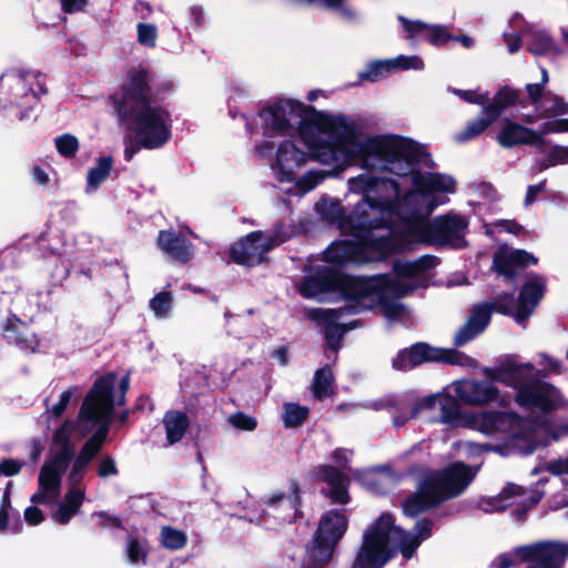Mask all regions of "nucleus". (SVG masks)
Here are the masks:
<instances>
[{
  "label": "nucleus",
  "instance_id": "12",
  "mask_svg": "<svg viewBox=\"0 0 568 568\" xmlns=\"http://www.w3.org/2000/svg\"><path fill=\"white\" fill-rule=\"evenodd\" d=\"M567 555L566 545L556 541H540L501 554L495 564L497 568H513L520 561H529L531 565L528 568H561Z\"/></svg>",
  "mask_w": 568,
  "mask_h": 568
},
{
  "label": "nucleus",
  "instance_id": "64",
  "mask_svg": "<svg viewBox=\"0 0 568 568\" xmlns=\"http://www.w3.org/2000/svg\"><path fill=\"white\" fill-rule=\"evenodd\" d=\"M273 355L281 365H285L287 363V353L285 348L276 349Z\"/></svg>",
  "mask_w": 568,
  "mask_h": 568
},
{
  "label": "nucleus",
  "instance_id": "36",
  "mask_svg": "<svg viewBox=\"0 0 568 568\" xmlns=\"http://www.w3.org/2000/svg\"><path fill=\"white\" fill-rule=\"evenodd\" d=\"M308 408L295 403L283 405V423L286 428L300 426L308 416Z\"/></svg>",
  "mask_w": 568,
  "mask_h": 568
},
{
  "label": "nucleus",
  "instance_id": "21",
  "mask_svg": "<svg viewBox=\"0 0 568 568\" xmlns=\"http://www.w3.org/2000/svg\"><path fill=\"white\" fill-rule=\"evenodd\" d=\"M494 308L496 310V303L494 306L490 304L475 306L466 323L455 334L456 345H464L480 334L487 327Z\"/></svg>",
  "mask_w": 568,
  "mask_h": 568
},
{
  "label": "nucleus",
  "instance_id": "19",
  "mask_svg": "<svg viewBox=\"0 0 568 568\" xmlns=\"http://www.w3.org/2000/svg\"><path fill=\"white\" fill-rule=\"evenodd\" d=\"M525 495L526 493L521 487L508 484L497 496L483 498L479 501V507L487 513L500 511L514 505H523L524 507L531 506L537 504L540 499V497L532 496L527 498Z\"/></svg>",
  "mask_w": 568,
  "mask_h": 568
},
{
  "label": "nucleus",
  "instance_id": "44",
  "mask_svg": "<svg viewBox=\"0 0 568 568\" xmlns=\"http://www.w3.org/2000/svg\"><path fill=\"white\" fill-rule=\"evenodd\" d=\"M470 190L474 195L478 197V203L494 202L497 200L498 194L495 187L487 182H475L470 184Z\"/></svg>",
  "mask_w": 568,
  "mask_h": 568
},
{
  "label": "nucleus",
  "instance_id": "5",
  "mask_svg": "<svg viewBox=\"0 0 568 568\" xmlns=\"http://www.w3.org/2000/svg\"><path fill=\"white\" fill-rule=\"evenodd\" d=\"M467 221L460 215H446L434 220L427 217L403 219L395 225L376 227V232L366 234L367 240H339L325 252L324 258L333 265L349 262L365 263L379 260L393 252L413 250L419 244L447 243L463 247Z\"/></svg>",
  "mask_w": 568,
  "mask_h": 568
},
{
  "label": "nucleus",
  "instance_id": "63",
  "mask_svg": "<svg viewBox=\"0 0 568 568\" xmlns=\"http://www.w3.org/2000/svg\"><path fill=\"white\" fill-rule=\"evenodd\" d=\"M10 489H11V484H8V486L3 493V496H2L0 508L8 509V510L11 508Z\"/></svg>",
  "mask_w": 568,
  "mask_h": 568
},
{
  "label": "nucleus",
  "instance_id": "3",
  "mask_svg": "<svg viewBox=\"0 0 568 568\" xmlns=\"http://www.w3.org/2000/svg\"><path fill=\"white\" fill-rule=\"evenodd\" d=\"M435 265L432 256H423L414 262L398 261L394 265L395 278L389 281L385 275L374 277H354L341 275L325 267L312 266L316 274H308L298 285V292L307 298L324 301L331 293H339L349 302L348 312L379 307L388 320H397L404 313L403 305L396 300L417 287L427 285L428 271Z\"/></svg>",
  "mask_w": 568,
  "mask_h": 568
},
{
  "label": "nucleus",
  "instance_id": "16",
  "mask_svg": "<svg viewBox=\"0 0 568 568\" xmlns=\"http://www.w3.org/2000/svg\"><path fill=\"white\" fill-rule=\"evenodd\" d=\"M544 278L532 276L523 286L516 305H514L511 297H500L496 300V311L504 315L513 316L517 323L521 324L532 314L544 295Z\"/></svg>",
  "mask_w": 568,
  "mask_h": 568
},
{
  "label": "nucleus",
  "instance_id": "51",
  "mask_svg": "<svg viewBox=\"0 0 568 568\" xmlns=\"http://www.w3.org/2000/svg\"><path fill=\"white\" fill-rule=\"evenodd\" d=\"M270 505L281 504L283 507H287L291 514H287L283 520L291 521L295 518L296 504L291 498H285L283 495H272L267 501Z\"/></svg>",
  "mask_w": 568,
  "mask_h": 568
},
{
  "label": "nucleus",
  "instance_id": "37",
  "mask_svg": "<svg viewBox=\"0 0 568 568\" xmlns=\"http://www.w3.org/2000/svg\"><path fill=\"white\" fill-rule=\"evenodd\" d=\"M148 541L141 538H130L126 545L129 561L132 565H144L148 557Z\"/></svg>",
  "mask_w": 568,
  "mask_h": 568
},
{
  "label": "nucleus",
  "instance_id": "53",
  "mask_svg": "<svg viewBox=\"0 0 568 568\" xmlns=\"http://www.w3.org/2000/svg\"><path fill=\"white\" fill-rule=\"evenodd\" d=\"M454 447L457 449H460L469 455H476L485 450L487 447H491L490 445L486 444H476L468 440L457 442L454 444Z\"/></svg>",
  "mask_w": 568,
  "mask_h": 568
},
{
  "label": "nucleus",
  "instance_id": "35",
  "mask_svg": "<svg viewBox=\"0 0 568 568\" xmlns=\"http://www.w3.org/2000/svg\"><path fill=\"white\" fill-rule=\"evenodd\" d=\"M333 373L329 367H323L315 373L313 393L316 398L323 399L333 394Z\"/></svg>",
  "mask_w": 568,
  "mask_h": 568
},
{
  "label": "nucleus",
  "instance_id": "56",
  "mask_svg": "<svg viewBox=\"0 0 568 568\" xmlns=\"http://www.w3.org/2000/svg\"><path fill=\"white\" fill-rule=\"evenodd\" d=\"M22 467V463L14 459H4L0 463V474L4 476L17 475Z\"/></svg>",
  "mask_w": 568,
  "mask_h": 568
},
{
  "label": "nucleus",
  "instance_id": "42",
  "mask_svg": "<svg viewBox=\"0 0 568 568\" xmlns=\"http://www.w3.org/2000/svg\"><path fill=\"white\" fill-rule=\"evenodd\" d=\"M227 422L233 428L242 432H253L257 427L256 418L242 412L229 416Z\"/></svg>",
  "mask_w": 568,
  "mask_h": 568
},
{
  "label": "nucleus",
  "instance_id": "59",
  "mask_svg": "<svg viewBox=\"0 0 568 568\" xmlns=\"http://www.w3.org/2000/svg\"><path fill=\"white\" fill-rule=\"evenodd\" d=\"M97 518L98 524L102 527L118 526L120 520L116 517L110 516L104 511H98L92 515Z\"/></svg>",
  "mask_w": 568,
  "mask_h": 568
},
{
  "label": "nucleus",
  "instance_id": "4",
  "mask_svg": "<svg viewBox=\"0 0 568 568\" xmlns=\"http://www.w3.org/2000/svg\"><path fill=\"white\" fill-rule=\"evenodd\" d=\"M129 376L120 381L114 373H109L94 382L80 407L77 422L65 420L52 436L50 456L39 474V490L31 496L33 504H48L57 500L61 491L62 476L69 467L75 452L74 437L83 438L94 432L93 437L103 426L110 430V423L115 406L124 404L129 389Z\"/></svg>",
  "mask_w": 568,
  "mask_h": 568
},
{
  "label": "nucleus",
  "instance_id": "46",
  "mask_svg": "<svg viewBox=\"0 0 568 568\" xmlns=\"http://www.w3.org/2000/svg\"><path fill=\"white\" fill-rule=\"evenodd\" d=\"M13 339L22 351L27 353H33L39 348L40 342L37 336L32 333L24 332L19 334L17 337L8 336Z\"/></svg>",
  "mask_w": 568,
  "mask_h": 568
},
{
  "label": "nucleus",
  "instance_id": "57",
  "mask_svg": "<svg viewBox=\"0 0 568 568\" xmlns=\"http://www.w3.org/2000/svg\"><path fill=\"white\" fill-rule=\"evenodd\" d=\"M503 36L509 53H515L520 49L521 39L518 33L505 31Z\"/></svg>",
  "mask_w": 568,
  "mask_h": 568
},
{
  "label": "nucleus",
  "instance_id": "28",
  "mask_svg": "<svg viewBox=\"0 0 568 568\" xmlns=\"http://www.w3.org/2000/svg\"><path fill=\"white\" fill-rule=\"evenodd\" d=\"M436 405H439L440 408H442V420L444 423H447L445 419H444V415L445 414H456L457 412V415L460 414V410L458 408V406L452 402L448 397H446L445 395L438 393V394H433V395H428L426 397H424L423 399H420L413 408L412 410V417L413 416H417L419 413H422L423 410H426V409H432L434 408Z\"/></svg>",
  "mask_w": 568,
  "mask_h": 568
},
{
  "label": "nucleus",
  "instance_id": "58",
  "mask_svg": "<svg viewBox=\"0 0 568 568\" xmlns=\"http://www.w3.org/2000/svg\"><path fill=\"white\" fill-rule=\"evenodd\" d=\"M32 180L39 185L45 187L50 182L49 174L39 165H34L31 170Z\"/></svg>",
  "mask_w": 568,
  "mask_h": 568
},
{
  "label": "nucleus",
  "instance_id": "50",
  "mask_svg": "<svg viewBox=\"0 0 568 568\" xmlns=\"http://www.w3.org/2000/svg\"><path fill=\"white\" fill-rule=\"evenodd\" d=\"M545 469L554 476L568 475V454L548 462L545 465Z\"/></svg>",
  "mask_w": 568,
  "mask_h": 568
},
{
  "label": "nucleus",
  "instance_id": "9",
  "mask_svg": "<svg viewBox=\"0 0 568 568\" xmlns=\"http://www.w3.org/2000/svg\"><path fill=\"white\" fill-rule=\"evenodd\" d=\"M430 530L432 523L424 519L413 531L406 532L395 524L390 514L384 513L366 528L353 568H381L397 550L410 558L420 542L430 536Z\"/></svg>",
  "mask_w": 568,
  "mask_h": 568
},
{
  "label": "nucleus",
  "instance_id": "32",
  "mask_svg": "<svg viewBox=\"0 0 568 568\" xmlns=\"http://www.w3.org/2000/svg\"><path fill=\"white\" fill-rule=\"evenodd\" d=\"M160 545L171 551L184 548L187 542V535L178 528L163 526L159 535Z\"/></svg>",
  "mask_w": 568,
  "mask_h": 568
},
{
  "label": "nucleus",
  "instance_id": "30",
  "mask_svg": "<svg viewBox=\"0 0 568 568\" xmlns=\"http://www.w3.org/2000/svg\"><path fill=\"white\" fill-rule=\"evenodd\" d=\"M517 99L518 95L516 91L505 88L494 97L491 103L484 106L483 112L488 114L496 122L501 112L515 104Z\"/></svg>",
  "mask_w": 568,
  "mask_h": 568
},
{
  "label": "nucleus",
  "instance_id": "33",
  "mask_svg": "<svg viewBox=\"0 0 568 568\" xmlns=\"http://www.w3.org/2000/svg\"><path fill=\"white\" fill-rule=\"evenodd\" d=\"M495 121L483 112V115L469 122L463 130L455 134L457 142H467L481 134Z\"/></svg>",
  "mask_w": 568,
  "mask_h": 568
},
{
  "label": "nucleus",
  "instance_id": "29",
  "mask_svg": "<svg viewBox=\"0 0 568 568\" xmlns=\"http://www.w3.org/2000/svg\"><path fill=\"white\" fill-rule=\"evenodd\" d=\"M358 480L375 493H384L389 486L390 475L377 469H365L356 473Z\"/></svg>",
  "mask_w": 568,
  "mask_h": 568
},
{
  "label": "nucleus",
  "instance_id": "26",
  "mask_svg": "<svg viewBox=\"0 0 568 568\" xmlns=\"http://www.w3.org/2000/svg\"><path fill=\"white\" fill-rule=\"evenodd\" d=\"M113 166V158L101 156L97 160L94 166L89 169L87 174V186L85 193L92 194L97 192L100 185L108 179L110 175L111 169Z\"/></svg>",
  "mask_w": 568,
  "mask_h": 568
},
{
  "label": "nucleus",
  "instance_id": "22",
  "mask_svg": "<svg viewBox=\"0 0 568 568\" xmlns=\"http://www.w3.org/2000/svg\"><path fill=\"white\" fill-rule=\"evenodd\" d=\"M316 476L328 485V496L334 503L347 504L349 501L348 478L339 470L333 466L322 465L316 469Z\"/></svg>",
  "mask_w": 568,
  "mask_h": 568
},
{
  "label": "nucleus",
  "instance_id": "43",
  "mask_svg": "<svg viewBox=\"0 0 568 568\" xmlns=\"http://www.w3.org/2000/svg\"><path fill=\"white\" fill-rule=\"evenodd\" d=\"M566 163H568V146L555 145L549 150L547 156L540 163V168L547 169L549 166H556Z\"/></svg>",
  "mask_w": 568,
  "mask_h": 568
},
{
  "label": "nucleus",
  "instance_id": "1",
  "mask_svg": "<svg viewBox=\"0 0 568 568\" xmlns=\"http://www.w3.org/2000/svg\"><path fill=\"white\" fill-rule=\"evenodd\" d=\"M258 118L265 134L284 133L298 124V138L278 142L270 158L273 178L281 184H292L288 192L294 194L314 190L326 178L321 170L297 176L310 159L339 170L358 164L364 170L405 176L423 154L422 145L410 139L368 134L358 122L342 113L315 111L294 99L263 109Z\"/></svg>",
  "mask_w": 568,
  "mask_h": 568
},
{
  "label": "nucleus",
  "instance_id": "60",
  "mask_svg": "<svg viewBox=\"0 0 568 568\" xmlns=\"http://www.w3.org/2000/svg\"><path fill=\"white\" fill-rule=\"evenodd\" d=\"M545 191V183H538L535 185H529L527 189L526 197H525V205L531 204L538 194L542 193Z\"/></svg>",
  "mask_w": 568,
  "mask_h": 568
},
{
  "label": "nucleus",
  "instance_id": "54",
  "mask_svg": "<svg viewBox=\"0 0 568 568\" xmlns=\"http://www.w3.org/2000/svg\"><path fill=\"white\" fill-rule=\"evenodd\" d=\"M24 519L29 525L36 526L43 521L44 515L38 507L30 506L24 510Z\"/></svg>",
  "mask_w": 568,
  "mask_h": 568
},
{
  "label": "nucleus",
  "instance_id": "24",
  "mask_svg": "<svg viewBox=\"0 0 568 568\" xmlns=\"http://www.w3.org/2000/svg\"><path fill=\"white\" fill-rule=\"evenodd\" d=\"M567 113L568 102L564 101L556 94L546 93L544 100L538 104V112L534 114H525L521 119L528 124H534L540 119H552Z\"/></svg>",
  "mask_w": 568,
  "mask_h": 568
},
{
  "label": "nucleus",
  "instance_id": "8",
  "mask_svg": "<svg viewBox=\"0 0 568 568\" xmlns=\"http://www.w3.org/2000/svg\"><path fill=\"white\" fill-rule=\"evenodd\" d=\"M444 419L453 426L469 427L481 434L506 440L504 447H514L523 454H531L537 447L547 446L565 432L555 429L548 419L527 426L513 413L483 410L473 414H445Z\"/></svg>",
  "mask_w": 568,
  "mask_h": 568
},
{
  "label": "nucleus",
  "instance_id": "14",
  "mask_svg": "<svg viewBox=\"0 0 568 568\" xmlns=\"http://www.w3.org/2000/svg\"><path fill=\"white\" fill-rule=\"evenodd\" d=\"M443 362L459 366H474V361L454 349L433 347L426 343H417L398 352L392 361L396 371H409L424 363Z\"/></svg>",
  "mask_w": 568,
  "mask_h": 568
},
{
  "label": "nucleus",
  "instance_id": "52",
  "mask_svg": "<svg viewBox=\"0 0 568 568\" xmlns=\"http://www.w3.org/2000/svg\"><path fill=\"white\" fill-rule=\"evenodd\" d=\"M546 134L568 132V119H554L542 123Z\"/></svg>",
  "mask_w": 568,
  "mask_h": 568
},
{
  "label": "nucleus",
  "instance_id": "2",
  "mask_svg": "<svg viewBox=\"0 0 568 568\" xmlns=\"http://www.w3.org/2000/svg\"><path fill=\"white\" fill-rule=\"evenodd\" d=\"M412 190L402 199L399 184L392 179H381L369 172L361 173L347 181L351 193L362 194L352 215L346 216L338 200L323 199L316 204L317 211L329 222L337 224L349 240H367L376 227L402 222L403 219L428 217L456 192V180L445 173L413 172Z\"/></svg>",
  "mask_w": 568,
  "mask_h": 568
},
{
  "label": "nucleus",
  "instance_id": "62",
  "mask_svg": "<svg viewBox=\"0 0 568 568\" xmlns=\"http://www.w3.org/2000/svg\"><path fill=\"white\" fill-rule=\"evenodd\" d=\"M9 527V510L0 508V535L4 534Z\"/></svg>",
  "mask_w": 568,
  "mask_h": 568
},
{
  "label": "nucleus",
  "instance_id": "49",
  "mask_svg": "<svg viewBox=\"0 0 568 568\" xmlns=\"http://www.w3.org/2000/svg\"><path fill=\"white\" fill-rule=\"evenodd\" d=\"M455 95L459 97L460 99L473 103V104H485L488 101V94L481 93L477 91L471 90H459V89H450L449 90Z\"/></svg>",
  "mask_w": 568,
  "mask_h": 568
},
{
  "label": "nucleus",
  "instance_id": "10",
  "mask_svg": "<svg viewBox=\"0 0 568 568\" xmlns=\"http://www.w3.org/2000/svg\"><path fill=\"white\" fill-rule=\"evenodd\" d=\"M476 473V468L463 463H454L439 473L428 475L417 493L404 503V513L413 517L448 498L460 495L473 481Z\"/></svg>",
  "mask_w": 568,
  "mask_h": 568
},
{
  "label": "nucleus",
  "instance_id": "41",
  "mask_svg": "<svg viewBox=\"0 0 568 568\" xmlns=\"http://www.w3.org/2000/svg\"><path fill=\"white\" fill-rule=\"evenodd\" d=\"M79 394V389L77 387H70L67 390L62 392L59 398V402L52 407H47L45 413L53 418H59L65 412L68 405L71 399Z\"/></svg>",
  "mask_w": 568,
  "mask_h": 568
},
{
  "label": "nucleus",
  "instance_id": "34",
  "mask_svg": "<svg viewBox=\"0 0 568 568\" xmlns=\"http://www.w3.org/2000/svg\"><path fill=\"white\" fill-rule=\"evenodd\" d=\"M529 51L538 55L558 54L559 49L551 37L544 31H536L531 34Z\"/></svg>",
  "mask_w": 568,
  "mask_h": 568
},
{
  "label": "nucleus",
  "instance_id": "20",
  "mask_svg": "<svg viewBox=\"0 0 568 568\" xmlns=\"http://www.w3.org/2000/svg\"><path fill=\"white\" fill-rule=\"evenodd\" d=\"M537 258L524 250H515L507 245L500 246L494 255L493 267L507 278L516 275L518 267L536 264Z\"/></svg>",
  "mask_w": 568,
  "mask_h": 568
},
{
  "label": "nucleus",
  "instance_id": "27",
  "mask_svg": "<svg viewBox=\"0 0 568 568\" xmlns=\"http://www.w3.org/2000/svg\"><path fill=\"white\" fill-rule=\"evenodd\" d=\"M2 83L8 85L12 90L13 99L10 100L11 104L27 108L31 106V103L36 100V94L28 92V85L26 82V78L23 75H7L2 79Z\"/></svg>",
  "mask_w": 568,
  "mask_h": 568
},
{
  "label": "nucleus",
  "instance_id": "25",
  "mask_svg": "<svg viewBox=\"0 0 568 568\" xmlns=\"http://www.w3.org/2000/svg\"><path fill=\"white\" fill-rule=\"evenodd\" d=\"M163 425L165 428L166 440L170 445H173L180 442L184 436L189 428V418L182 412L171 410L164 415Z\"/></svg>",
  "mask_w": 568,
  "mask_h": 568
},
{
  "label": "nucleus",
  "instance_id": "45",
  "mask_svg": "<svg viewBox=\"0 0 568 568\" xmlns=\"http://www.w3.org/2000/svg\"><path fill=\"white\" fill-rule=\"evenodd\" d=\"M394 72L398 70H422L424 68L423 60L417 55H398L390 59Z\"/></svg>",
  "mask_w": 568,
  "mask_h": 568
},
{
  "label": "nucleus",
  "instance_id": "61",
  "mask_svg": "<svg viewBox=\"0 0 568 568\" xmlns=\"http://www.w3.org/2000/svg\"><path fill=\"white\" fill-rule=\"evenodd\" d=\"M349 457H351V452L346 450V449H336L334 453H333V460L334 463L338 466V467H346L348 460H349Z\"/></svg>",
  "mask_w": 568,
  "mask_h": 568
},
{
  "label": "nucleus",
  "instance_id": "18",
  "mask_svg": "<svg viewBox=\"0 0 568 568\" xmlns=\"http://www.w3.org/2000/svg\"><path fill=\"white\" fill-rule=\"evenodd\" d=\"M159 250L174 261L189 262L194 254L193 245L186 239V231L162 230L158 234Z\"/></svg>",
  "mask_w": 568,
  "mask_h": 568
},
{
  "label": "nucleus",
  "instance_id": "7",
  "mask_svg": "<svg viewBox=\"0 0 568 568\" xmlns=\"http://www.w3.org/2000/svg\"><path fill=\"white\" fill-rule=\"evenodd\" d=\"M149 80L144 70L131 71L123 85L122 98L112 99L120 121L133 135L125 139L126 161H131L141 149L158 150L171 139V114L152 92Z\"/></svg>",
  "mask_w": 568,
  "mask_h": 568
},
{
  "label": "nucleus",
  "instance_id": "40",
  "mask_svg": "<svg viewBox=\"0 0 568 568\" xmlns=\"http://www.w3.org/2000/svg\"><path fill=\"white\" fill-rule=\"evenodd\" d=\"M54 145L60 155L72 158L79 150V140L72 134H62L54 140Z\"/></svg>",
  "mask_w": 568,
  "mask_h": 568
},
{
  "label": "nucleus",
  "instance_id": "47",
  "mask_svg": "<svg viewBox=\"0 0 568 568\" xmlns=\"http://www.w3.org/2000/svg\"><path fill=\"white\" fill-rule=\"evenodd\" d=\"M139 42L145 47L152 48L155 45L156 29L153 24L140 23L138 26Z\"/></svg>",
  "mask_w": 568,
  "mask_h": 568
},
{
  "label": "nucleus",
  "instance_id": "6",
  "mask_svg": "<svg viewBox=\"0 0 568 568\" xmlns=\"http://www.w3.org/2000/svg\"><path fill=\"white\" fill-rule=\"evenodd\" d=\"M489 381L464 379L452 387L464 403L486 406L498 403L507 406L510 396L501 394L495 383H501L516 389V403L531 413H548L564 405L559 392L537 378L536 369L529 364L504 363L498 368L486 369Z\"/></svg>",
  "mask_w": 568,
  "mask_h": 568
},
{
  "label": "nucleus",
  "instance_id": "55",
  "mask_svg": "<svg viewBox=\"0 0 568 568\" xmlns=\"http://www.w3.org/2000/svg\"><path fill=\"white\" fill-rule=\"evenodd\" d=\"M60 3L63 12L77 13L87 7L88 0H61Z\"/></svg>",
  "mask_w": 568,
  "mask_h": 568
},
{
  "label": "nucleus",
  "instance_id": "48",
  "mask_svg": "<svg viewBox=\"0 0 568 568\" xmlns=\"http://www.w3.org/2000/svg\"><path fill=\"white\" fill-rule=\"evenodd\" d=\"M97 471L101 478L116 476L119 471L115 459L109 455L102 456L98 463Z\"/></svg>",
  "mask_w": 568,
  "mask_h": 568
},
{
  "label": "nucleus",
  "instance_id": "38",
  "mask_svg": "<svg viewBox=\"0 0 568 568\" xmlns=\"http://www.w3.org/2000/svg\"><path fill=\"white\" fill-rule=\"evenodd\" d=\"M172 295L169 292H160L150 301V308L159 318L170 315L172 308Z\"/></svg>",
  "mask_w": 568,
  "mask_h": 568
},
{
  "label": "nucleus",
  "instance_id": "31",
  "mask_svg": "<svg viewBox=\"0 0 568 568\" xmlns=\"http://www.w3.org/2000/svg\"><path fill=\"white\" fill-rule=\"evenodd\" d=\"M394 73L390 59L374 60L367 63L366 69L358 73L362 81L377 82Z\"/></svg>",
  "mask_w": 568,
  "mask_h": 568
},
{
  "label": "nucleus",
  "instance_id": "17",
  "mask_svg": "<svg viewBox=\"0 0 568 568\" xmlns=\"http://www.w3.org/2000/svg\"><path fill=\"white\" fill-rule=\"evenodd\" d=\"M542 125L539 130H532L510 120H505L504 125L496 136L503 148L517 145H541L544 143Z\"/></svg>",
  "mask_w": 568,
  "mask_h": 568
},
{
  "label": "nucleus",
  "instance_id": "23",
  "mask_svg": "<svg viewBox=\"0 0 568 568\" xmlns=\"http://www.w3.org/2000/svg\"><path fill=\"white\" fill-rule=\"evenodd\" d=\"M404 29L409 38L425 39L434 45H440L450 39V34L443 26H429L420 21H409L400 18Z\"/></svg>",
  "mask_w": 568,
  "mask_h": 568
},
{
  "label": "nucleus",
  "instance_id": "15",
  "mask_svg": "<svg viewBox=\"0 0 568 568\" xmlns=\"http://www.w3.org/2000/svg\"><path fill=\"white\" fill-rule=\"evenodd\" d=\"M347 517L341 510H328L322 516L316 531L315 547L312 550L316 561L326 562L331 558L335 545L347 529Z\"/></svg>",
  "mask_w": 568,
  "mask_h": 568
},
{
  "label": "nucleus",
  "instance_id": "11",
  "mask_svg": "<svg viewBox=\"0 0 568 568\" xmlns=\"http://www.w3.org/2000/svg\"><path fill=\"white\" fill-rule=\"evenodd\" d=\"M106 437L108 428L104 423L101 429L93 437L85 440L78 453V456L73 458V463H71V468L67 478L69 486L68 493L65 494L63 501L59 504L57 510L52 515L57 523L65 525L75 514L79 513L85 497V489L81 486V483L91 462L103 447Z\"/></svg>",
  "mask_w": 568,
  "mask_h": 568
},
{
  "label": "nucleus",
  "instance_id": "39",
  "mask_svg": "<svg viewBox=\"0 0 568 568\" xmlns=\"http://www.w3.org/2000/svg\"><path fill=\"white\" fill-rule=\"evenodd\" d=\"M549 78L548 72L545 68H541V79L539 83H529L526 85V91L529 97L530 102L535 105V113L538 112V104L544 100L545 93L544 89L547 84Z\"/></svg>",
  "mask_w": 568,
  "mask_h": 568
},
{
  "label": "nucleus",
  "instance_id": "13",
  "mask_svg": "<svg viewBox=\"0 0 568 568\" xmlns=\"http://www.w3.org/2000/svg\"><path fill=\"white\" fill-rule=\"evenodd\" d=\"M288 237L290 234L283 233L282 227L274 231H254L234 242L230 255L236 264L255 266L264 262L266 254Z\"/></svg>",
  "mask_w": 568,
  "mask_h": 568
}]
</instances>
